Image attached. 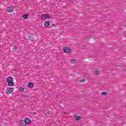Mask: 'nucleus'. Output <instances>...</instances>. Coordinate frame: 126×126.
I'll return each instance as SVG.
<instances>
[{"mask_svg": "<svg viewBox=\"0 0 126 126\" xmlns=\"http://www.w3.org/2000/svg\"><path fill=\"white\" fill-rule=\"evenodd\" d=\"M6 82L8 83V86L12 87L14 86V83L13 82V78L11 77H9L6 78Z\"/></svg>", "mask_w": 126, "mask_h": 126, "instance_id": "1", "label": "nucleus"}, {"mask_svg": "<svg viewBox=\"0 0 126 126\" xmlns=\"http://www.w3.org/2000/svg\"><path fill=\"white\" fill-rule=\"evenodd\" d=\"M13 88H8L6 89L5 93L6 94H10V93H12V92H13Z\"/></svg>", "mask_w": 126, "mask_h": 126, "instance_id": "2", "label": "nucleus"}, {"mask_svg": "<svg viewBox=\"0 0 126 126\" xmlns=\"http://www.w3.org/2000/svg\"><path fill=\"white\" fill-rule=\"evenodd\" d=\"M41 19H46V18H51V16L47 14H44L41 15Z\"/></svg>", "mask_w": 126, "mask_h": 126, "instance_id": "3", "label": "nucleus"}, {"mask_svg": "<svg viewBox=\"0 0 126 126\" xmlns=\"http://www.w3.org/2000/svg\"><path fill=\"white\" fill-rule=\"evenodd\" d=\"M6 11L7 12H13V7L8 6L6 8Z\"/></svg>", "mask_w": 126, "mask_h": 126, "instance_id": "4", "label": "nucleus"}, {"mask_svg": "<svg viewBox=\"0 0 126 126\" xmlns=\"http://www.w3.org/2000/svg\"><path fill=\"white\" fill-rule=\"evenodd\" d=\"M63 50L64 53H66L67 54L70 53V48L69 47H64Z\"/></svg>", "mask_w": 126, "mask_h": 126, "instance_id": "5", "label": "nucleus"}, {"mask_svg": "<svg viewBox=\"0 0 126 126\" xmlns=\"http://www.w3.org/2000/svg\"><path fill=\"white\" fill-rule=\"evenodd\" d=\"M25 124H27L28 125H29L31 123V120L29 119V118H26L25 119Z\"/></svg>", "mask_w": 126, "mask_h": 126, "instance_id": "6", "label": "nucleus"}, {"mask_svg": "<svg viewBox=\"0 0 126 126\" xmlns=\"http://www.w3.org/2000/svg\"><path fill=\"white\" fill-rule=\"evenodd\" d=\"M51 25V23H50L49 21H47L44 23V26L46 27H49Z\"/></svg>", "mask_w": 126, "mask_h": 126, "instance_id": "7", "label": "nucleus"}, {"mask_svg": "<svg viewBox=\"0 0 126 126\" xmlns=\"http://www.w3.org/2000/svg\"><path fill=\"white\" fill-rule=\"evenodd\" d=\"M28 86L29 88H33L34 87V84L32 83H29Z\"/></svg>", "mask_w": 126, "mask_h": 126, "instance_id": "8", "label": "nucleus"}, {"mask_svg": "<svg viewBox=\"0 0 126 126\" xmlns=\"http://www.w3.org/2000/svg\"><path fill=\"white\" fill-rule=\"evenodd\" d=\"M20 123L21 124V125H22L23 126H26V124L25 123V121H23V120H21L20 121Z\"/></svg>", "mask_w": 126, "mask_h": 126, "instance_id": "9", "label": "nucleus"}, {"mask_svg": "<svg viewBox=\"0 0 126 126\" xmlns=\"http://www.w3.org/2000/svg\"><path fill=\"white\" fill-rule=\"evenodd\" d=\"M74 118L77 120V121H80V120H81V117L80 116H77L76 115H75Z\"/></svg>", "mask_w": 126, "mask_h": 126, "instance_id": "10", "label": "nucleus"}, {"mask_svg": "<svg viewBox=\"0 0 126 126\" xmlns=\"http://www.w3.org/2000/svg\"><path fill=\"white\" fill-rule=\"evenodd\" d=\"M23 18H24V19H27L28 18V14L23 15Z\"/></svg>", "mask_w": 126, "mask_h": 126, "instance_id": "11", "label": "nucleus"}, {"mask_svg": "<svg viewBox=\"0 0 126 126\" xmlns=\"http://www.w3.org/2000/svg\"><path fill=\"white\" fill-rule=\"evenodd\" d=\"M29 39L31 40V41H32V40H34V37L31 35L29 36Z\"/></svg>", "mask_w": 126, "mask_h": 126, "instance_id": "12", "label": "nucleus"}, {"mask_svg": "<svg viewBox=\"0 0 126 126\" xmlns=\"http://www.w3.org/2000/svg\"><path fill=\"white\" fill-rule=\"evenodd\" d=\"M85 81H86V80H85V79H81V80H79V82L80 83H82V82H85Z\"/></svg>", "mask_w": 126, "mask_h": 126, "instance_id": "13", "label": "nucleus"}, {"mask_svg": "<svg viewBox=\"0 0 126 126\" xmlns=\"http://www.w3.org/2000/svg\"><path fill=\"white\" fill-rule=\"evenodd\" d=\"M24 90H25L24 88L20 87L19 88V91H20L21 92H23V91H24Z\"/></svg>", "mask_w": 126, "mask_h": 126, "instance_id": "14", "label": "nucleus"}, {"mask_svg": "<svg viewBox=\"0 0 126 126\" xmlns=\"http://www.w3.org/2000/svg\"><path fill=\"white\" fill-rule=\"evenodd\" d=\"M70 63H75V60H74V59H72V60L70 61Z\"/></svg>", "mask_w": 126, "mask_h": 126, "instance_id": "15", "label": "nucleus"}, {"mask_svg": "<svg viewBox=\"0 0 126 126\" xmlns=\"http://www.w3.org/2000/svg\"><path fill=\"white\" fill-rule=\"evenodd\" d=\"M102 95H103L104 96H107V93L105 92H103L101 93Z\"/></svg>", "mask_w": 126, "mask_h": 126, "instance_id": "16", "label": "nucleus"}, {"mask_svg": "<svg viewBox=\"0 0 126 126\" xmlns=\"http://www.w3.org/2000/svg\"><path fill=\"white\" fill-rule=\"evenodd\" d=\"M94 73L95 74H100V72L99 71L96 70L94 71Z\"/></svg>", "mask_w": 126, "mask_h": 126, "instance_id": "17", "label": "nucleus"}, {"mask_svg": "<svg viewBox=\"0 0 126 126\" xmlns=\"http://www.w3.org/2000/svg\"><path fill=\"white\" fill-rule=\"evenodd\" d=\"M17 49H18V48L17 46H14L13 48V51H16V50H17Z\"/></svg>", "mask_w": 126, "mask_h": 126, "instance_id": "18", "label": "nucleus"}]
</instances>
